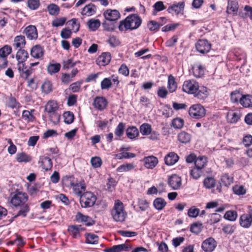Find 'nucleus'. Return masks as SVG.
Wrapping results in <instances>:
<instances>
[{
    "instance_id": "f257e3e1",
    "label": "nucleus",
    "mask_w": 252,
    "mask_h": 252,
    "mask_svg": "<svg viewBox=\"0 0 252 252\" xmlns=\"http://www.w3.org/2000/svg\"><path fill=\"white\" fill-rule=\"evenodd\" d=\"M182 89L184 92L193 94L195 97L201 100L206 98L209 94L206 87H199L198 83L193 79L185 81L183 85Z\"/></svg>"
},
{
    "instance_id": "f03ea898",
    "label": "nucleus",
    "mask_w": 252,
    "mask_h": 252,
    "mask_svg": "<svg viewBox=\"0 0 252 252\" xmlns=\"http://www.w3.org/2000/svg\"><path fill=\"white\" fill-rule=\"evenodd\" d=\"M141 23L142 20L140 17L135 14H131L120 22L118 28L121 32L135 30L141 25Z\"/></svg>"
},
{
    "instance_id": "7ed1b4c3",
    "label": "nucleus",
    "mask_w": 252,
    "mask_h": 252,
    "mask_svg": "<svg viewBox=\"0 0 252 252\" xmlns=\"http://www.w3.org/2000/svg\"><path fill=\"white\" fill-rule=\"evenodd\" d=\"M111 215L116 221H123L125 220L126 214L124 211L123 204L120 200H117L115 201Z\"/></svg>"
},
{
    "instance_id": "20e7f679",
    "label": "nucleus",
    "mask_w": 252,
    "mask_h": 252,
    "mask_svg": "<svg viewBox=\"0 0 252 252\" xmlns=\"http://www.w3.org/2000/svg\"><path fill=\"white\" fill-rule=\"evenodd\" d=\"M96 200V196L91 191L84 192L80 197V203L82 207L88 208L93 206Z\"/></svg>"
},
{
    "instance_id": "39448f33",
    "label": "nucleus",
    "mask_w": 252,
    "mask_h": 252,
    "mask_svg": "<svg viewBox=\"0 0 252 252\" xmlns=\"http://www.w3.org/2000/svg\"><path fill=\"white\" fill-rule=\"evenodd\" d=\"M189 114L191 118L199 119L205 116L206 110L200 104H194L189 108Z\"/></svg>"
},
{
    "instance_id": "423d86ee",
    "label": "nucleus",
    "mask_w": 252,
    "mask_h": 252,
    "mask_svg": "<svg viewBox=\"0 0 252 252\" xmlns=\"http://www.w3.org/2000/svg\"><path fill=\"white\" fill-rule=\"evenodd\" d=\"M28 196L26 193L16 191L11 199V203L15 207L22 205L28 201Z\"/></svg>"
},
{
    "instance_id": "0eeeda50",
    "label": "nucleus",
    "mask_w": 252,
    "mask_h": 252,
    "mask_svg": "<svg viewBox=\"0 0 252 252\" xmlns=\"http://www.w3.org/2000/svg\"><path fill=\"white\" fill-rule=\"evenodd\" d=\"M72 178L69 177L68 179V182L71 187L72 188L73 193L77 195L78 196L80 197L83 194V191H84L86 189V185L84 182L83 181L78 183H74L72 180Z\"/></svg>"
},
{
    "instance_id": "6e6552de",
    "label": "nucleus",
    "mask_w": 252,
    "mask_h": 252,
    "mask_svg": "<svg viewBox=\"0 0 252 252\" xmlns=\"http://www.w3.org/2000/svg\"><path fill=\"white\" fill-rule=\"evenodd\" d=\"M217 243L212 237H209L204 240L201 248L205 252H212L216 248Z\"/></svg>"
},
{
    "instance_id": "1a4fd4ad",
    "label": "nucleus",
    "mask_w": 252,
    "mask_h": 252,
    "mask_svg": "<svg viewBox=\"0 0 252 252\" xmlns=\"http://www.w3.org/2000/svg\"><path fill=\"white\" fill-rule=\"evenodd\" d=\"M196 50L201 54H205L210 50L211 44L206 39H200L195 45Z\"/></svg>"
},
{
    "instance_id": "9d476101",
    "label": "nucleus",
    "mask_w": 252,
    "mask_h": 252,
    "mask_svg": "<svg viewBox=\"0 0 252 252\" xmlns=\"http://www.w3.org/2000/svg\"><path fill=\"white\" fill-rule=\"evenodd\" d=\"M168 184L174 190L180 189L182 185V179L180 177L173 174L170 176L168 179Z\"/></svg>"
},
{
    "instance_id": "9b49d317",
    "label": "nucleus",
    "mask_w": 252,
    "mask_h": 252,
    "mask_svg": "<svg viewBox=\"0 0 252 252\" xmlns=\"http://www.w3.org/2000/svg\"><path fill=\"white\" fill-rule=\"evenodd\" d=\"M252 223V210L247 214H243L240 218V224L244 228L249 227Z\"/></svg>"
},
{
    "instance_id": "f8f14e48",
    "label": "nucleus",
    "mask_w": 252,
    "mask_h": 252,
    "mask_svg": "<svg viewBox=\"0 0 252 252\" xmlns=\"http://www.w3.org/2000/svg\"><path fill=\"white\" fill-rule=\"evenodd\" d=\"M106 20L109 21H115L120 17V13L117 10L107 9L103 13Z\"/></svg>"
},
{
    "instance_id": "ddd939ff",
    "label": "nucleus",
    "mask_w": 252,
    "mask_h": 252,
    "mask_svg": "<svg viewBox=\"0 0 252 252\" xmlns=\"http://www.w3.org/2000/svg\"><path fill=\"white\" fill-rule=\"evenodd\" d=\"M44 51L43 48L40 45H35L31 49V56L34 59H39L43 57Z\"/></svg>"
},
{
    "instance_id": "4468645a",
    "label": "nucleus",
    "mask_w": 252,
    "mask_h": 252,
    "mask_svg": "<svg viewBox=\"0 0 252 252\" xmlns=\"http://www.w3.org/2000/svg\"><path fill=\"white\" fill-rule=\"evenodd\" d=\"M239 8L237 0H228L226 12L229 14L236 15Z\"/></svg>"
},
{
    "instance_id": "2eb2a0df",
    "label": "nucleus",
    "mask_w": 252,
    "mask_h": 252,
    "mask_svg": "<svg viewBox=\"0 0 252 252\" xmlns=\"http://www.w3.org/2000/svg\"><path fill=\"white\" fill-rule=\"evenodd\" d=\"M184 7V2H179L170 6L167 10L169 13L173 14L174 12L175 14L178 15L183 11Z\"/></svg>"
},
{
    "instance_id": "dca6fc26",
    "label": "nucleus",
    "mask_w": 252,
    "mask_h": 252,
    "mask_svg": "<svg viewBox=\"0 0 252 252\" xmlns=\"http://www.w3.org/2000/svg\"><path fill=\"white\" fill-rule=\"evenodd\" d=\"M24 33L27 38L30 40L36 39L37 38L36 28L34 26H29L24 30Z\"/></svg>"
},
{
    "instance_id": "f3484780",
    "label": "nucleus",
    "mask_w": 252,
    "mask_h": 252,
    "mask_svg": "<svg viewBox=\"0 0 252 252\" xmlns=\"http://www.w3.org/2000/svg\"><path fill=\"white\" fill-rule=\"evenodd\" d=\"M111 61V55L110 53H103L96 60V63L99 66H105Z\"/></svg>"
},
{
    "instance_id": "a211bd4d",
    "label": "nucleus",
    "mask_w": 252,
    "mask_h": 252,
    "mask_svg": "<svg viewBox=\"0 0 252 252\" xmlns=\"http://www.w3.org/2000/svg\"><path fill=\"white\" fill-rule=\"evenodd\" d=\"M93 105L95 108L102 110L106 108L107 100L103 97L97 96L94 98Z\"/></svg>"
},
{
    "instance_id": "6ab92c4d",
    "label": "nucleus",
    "mask_w": 252,
    "mask_h": 252,
    "mask_svg": "<svg viewBox=\"0 0 252 252\" xmlns=\"http://www.w3.org/2000/svg\"><path fill=\"white\" fill-rule=\"evenodd\" d=\"M28 57V53L26 50L22 48L19 49L16 55V58L18 62V65L25 64L24 62Z\"/></svg>"
},
{
    "instance_id": "aec40b11",
    "label": "nucleus",
    "mask_w": 252,
    "mask_h": 252,
    "mask_svg": "<svg viewBox=\"0 0 252 252\" xmlns=\"http://www.w3.org/2000/svg\"><path fill=\"white\" fill-rule=\"evenodd\" d=\"M18 69L20 76L24 79H27L32 73V69L27 68V66H25V63L18 65Z\"/></svg>"
},
{
    "instance_id": "412c9836",
    "label": "nucleus",
    "mask_w": 252,
    "mask_h": 252,
    "mask_svg": "<svg viewBox=\"0 0 252 252\" xmlns=\"http://www.w3.org/2000/svg\"><path fill=\"white\" fill-rule=\"evenodd\" d=\"M76 220L80 222L85 223L86 225L91 226L94 224V221L89 216L83 215L78 212L76 215Z\"/></svg>"
},
{
    "instance_id": "4be33fe9",
    "label": "nucleus",
    "mask_w": 252,
    "mask_h": 252,
    "mask_svg": "<svg viewBox=\"0 0 252 252\" xmlns=\"http://www.w3.org/2000/svg\"><path fill=\"white\" fill-rule=\"evenodd\" d=\"M179 159L178 156L174 152H170L164 158L165 163L167 165H172Z\"/></svg>"
},
{
    "instance_id": "5701e85b",
    "label": "nucleus",
    "mask_w": 252,
    "mask_h": 252,
    "mask_svg": "<svg viewBox=\"0 0 252 252\" xmlns=\"http://www.w3.org/2000/svg\"><path fill=\"white\" fill-rule=\"evenodd\" d=\"M132 248L130 246H128L126 244H121L118 245H115L113 247L106 249L104 251L106 252H120L123 250L128 251L129 249Z\"/></svg>"
},
{
    "instance_id": "b1692460",
    "label": "nucleus",
    "mask_w": 252,
    "mask_h": 252,
    "mask_svg": "<svg viewBox=\"0 0 252 252\" xmlns=\"http://www.w3.org/2000/svg\"><path fill=\"white\" fill-rule=\"evenodd\" d=\"M39 163H41V166L45 171L50 170L52 167L51 159L47 157H41L40 158Z\"/></svg>"
},
{
    "instance_id": "393cba45",
    "label": "nucleus",
    "mask_w": 252,
    "mask_h": 252,
    "mask_svg": "<svg viewBox=\"0 0 252 252\" xmlns=\"http://www.w3.org/2000/svg\"><path fill=\"white\" fill-rule=\"evenodd\" d=\"M145 166L147 168L153 169L158 163V158L154 156H150L144 158Z\"/></svg>"
},
{
    "instance_id": "a878e982",
    "label": "nucleus",
    "mask_w": 252,
    "mask_h": 252,
    "mask_svg": "<svg viewBox=\"0 0 252 252\" xmlns=\"http://www.w3.org/2000/svg\"><path fill=\"white\" fill-rule=\"evenodd\" d=\"M96 10V8L95 6L92 3H89L88 5H86L82 9L81 14L83 15L90 16L94 14L95 13Z\"/></svg>"
},
{
    "instance_id": "bb28decb",
    "label": "nucleus",
    "mask_w": 252,
    "mask_h": 252,
    "mask_svg": "<svg viewBox=\"0 0 252 252\" xmlns=\"http://www.w3.org/2000/svg\"><path fill=\"white\" fill-rule=\"evenodd\" d=\"M83 230L81 225H71L68 228V231L73 238H77L80 236L79 232Z\"/></svg>"
},
{
    "instance_id": "cd10ccee",
    "label": "nucleus",
    "mask_w": 252,
    "mask_h": 252,
    "mask_svg": "<svg viewBox=\"0 0 252 252\" xmlns=\"http://www.w3.org/2000/svg\"><path fill=\"white\" fill-rule=\"evenodd\" d=\"M240 103L245 107H250L252 106V95H242L240 98Z\"/></svg>"
},
{
    "instance_id": "c85d7f7f",
    "label": "nucleus",
    "mask_w": 252,
    "mask_h": 252,
    "mask_svg": "<svg viewBox=\"0 0 252 252\" xmlns=\"http://www.w3.org/2000/svg\"><path fill=\"white\" fill-rule=\"evenodd\" d=\"M26 44L25 37L23 35L16 36L14 40L13 47L20 49L23 48Z\"/></svg>"
},
{
    "instance_id": "c756f323",
    "label": "nucleus",
    "mask_w": 252,
    "mask_h": 252,
    "mask_svg": "<svg viewBox=\"0 0 252 252\" xmlns=\"http://www.w3.org/2000/svg\"><path fill=\"white\" fill-rule=\"evenodd\" d=\"M177 88V85L175 81L174 77L172 75H169L168 78L167 88L170 93H173L176 91Z\"/></svg>"
},
{
    "instance_id": "7c9ffc66",
    "label": "nucleus",
    "mask_w": 252,
    "mask_h": 252,
    "mask_svg": "<svg viewBox=\"0 0 252 252\" xmlns=\"http://www.w3.org/2000/svg\"><path fill=\"white\" fill-rule=\"evenodd\" d=\"M192 69L193 74L196 78H200L204 74V68L201 65H194Z\"/></svg>"
},
{
    "instance_id": "2f4dec72",
    "label": "nucleus",
    "mask_w": 252,
    "mask_h": 252,
    "mask_svg": "<svg viewBox=\"0 0 252 252\" xmlns=\"http://www.w3.org/2000/svg\"><path fill=\"white\" fill-rule=\"evenodd\" d=\"M34 110H31L30 111L28 110H24L22 113V119L27 123L33 122L35 117L33 115Z\"/></svg>"
},
{
    "instance_id": "473e14b6",
    "label": "nucleus",
    "mask_w": 252,
    "mask_h": 252,
    "mask_svg": "<svg viewBox=\"0 0 252 252\" xmlns=\"http://www.w3.org/2000/svg\"><path fill=\"white\" fill-rule=\"evenodd\" d=\"M89 29L92 31H95L100 26L101 23L98 19H90L87 23Z\"/></svg>"
},
{
    "instance_id": "72a5a7b5",
    "label": "nucleus",
    "mask_w": 252,
    "mask_h": 252,
    "mask_svg": "<svg viewBox=\"0 0 252 252\" xmlns=\"http://www.w3.org/2000/svg\"><path fill=\"white\" fill-rule=\"evenodd\" d=\"M19 207H21L17 215L14 216L13 219L16 218L19 216L25 217L27 213L30 211V207L27 204L25 203L22 205H20Z\"/></svg>"
},
{
    "instance_id": "f704fd0d",
    "label": "nucleus",
    "mask_w": 252,
    "mask_h": 252,
    "mask_svg": "<svg viewBox=\"0 0 252 252\" xmlns=\"http://www.w3.org/2000/svg\"><path fill=\"white\" fill-rule=\"evenodd\" d=\"M126 135L130 139H133L138 136L139 131L135 126H130L126 129Z\"/></svg>"
},
{
    "instance_id": "c9c22d12",
    "label": "nucleus",
    "mask_w": 252,
    "mask_h": 252,
    "mask_svg": "<svg viewBox=\"0 0 252 252\" xmlns=\"http://www.w3.org/2000/svg\"><path fill=\"white\" fill-rule=\"evenodd\" d=\"M178 139L180 142L186 144L190 142L191 135L185 131H182L179 133Z\"/></svg>"
},
{
    "instance_id": "e433bc0d",
    "label": "nucleus",
    "mask_w": 252,
    "mask_h": 252,
    "mask_svg": "<svg viewBox=\"0 0 252 252\" xmlns=\"http://www.w3.org/2000/svg\"><path fill=\"white\" fill-rule=\"evenodd\" d=\"M55 110L56 107H53L48 111V113H50L49 116L50 121L54 124L58 123L60 118V115L55 112Z\"/></svg>"
},
{
    "instance_id": "4c0bfd02",
    "label": "nucleus",
    "mask_w": 252,
    "mask_h": 252,
    "mask_svg": "<svg viewBox=\"0 0 252 252\" xmlns=\"http://www.w3.org/2000/svg\"><path fill=\"white\" fill-rule=\"evenodd\" d=\"M61 68V64L59 63H50L47 66V71L50 75H52L59 71Z\"/></svg>"
},
{
    "instance_id": "58836bf2",
    "label": "nucleus",
    "mask_w": 252,
    "mask_h": 252,
    "mask_svg": "<svg viewBox=\"0 0 252 252\" xmlns=\"http://www.w3.org/2000/svg\"><path fill=\"white\" fill-rule=\"evenodd\" d=\"M207 164V158L205 157H199L195 160L194 166L202 169L206 166Z\"/></svg>"
},
{
    "instance_id": "ea45409f",
    "label": "nucleus",
    "mask_w": 252,
    "mask_h": 252,
    "mask_svg": "<svg viewBox=\"0 0 252 252\" xmlns=\"http://www.w3.org/2000/svg\"><path fill=\"white\" fill-rule=\"evenodd\" d=\"M41 88L44 94H48L52 91V84L49 80L45 81Z\"/></svg>"
},
{
    "instance_id": "a19ab883",
    "label": "nucleus",
    "mask_w": 252,
    "mask_h": 252,
    "mask_svg": "<svg viewBox=\"0 0 252 252\" xmlns=\"http://www.w3.org/2000/svg\"><path fill=\"white\" fill-rule=\"evenodd\" d=\"M227 121L230 123H236L240 118L239 114L235 112H228L226 116Z\"/></svg>"
},
{
    "instance_id": "79ce46f5",
    "label": "nucleus",
    "mask_w": 252,
    "mask_h": 252,
    "mask_svg": "<svg viewBox=\"0 0 252 252\" xmlns=\"http://www.w3.org/2000/svg\"><path fill=\"white\" fill-rule=\"evenodd\" d=\"M202 174V169L196 167L190 170V175L194 180L199 178Z\"/></svg>"
},
{
    "instance_id": "37998d69",
    "label": "nucleus",
    "mask_w": 252,
    "mask_h": 252,
    "mask_svg": "<svg viewBox=\"0 0 252 252\" xmlns=\"http://www.w3.org/2000/svg\"><path fill=\"white\" fill-rule=\"evenodd\" d=\"M233 178L228 174H225L221 176V184L225 187L230 186L233 182Z\"/></svg>"
},
{
    "instance_id": "c03bdc74",
    "label": "nucleus",
    "mask_w": 252,
    "mask_h": 252,
    "mask_svg": "<svg viewBox=\"0 0 252 252\" xmlns=\"http://www.w3.org/2000/svg\"><path fill=\"white\" fill-rule=\"evenodd\" d=\"M49 13L51 15H57L60 11L59 7L56 4L52 3L47 6Z\"/></svg>"
},
{
    "instance_id": "a18cd8bd",
    "label": "nucleus",
    "mask_w": 252,
    "mask_h": 252,
    "mask_svg": "<svg viewBox=\"0 0 252 252\" xmlns=\"http://www.w3.org/2000/svg\"><path fill=\"white\" fill-rule=\"evenodd\" d=\"M151 126L147 123L143 124L140 127V131L143 135H149L151 132Z\"/></svg>"
},
{
    "instance_id": "49530a36",
    "label": "nucleus",
    "mask_w": 252,
    "mask_h": 252,
    "mask_svg": "<svg viewBox=\"0 0 252 252\" xmlns=\"http://www.w3.org/2000/svg\"><path fill=\"white\" fill-rule=\"evenodd\" d=\"M12 49L10 46L4 45L0 49V57L7 59V57L11 53Z\"/></svg>"
},
{
    "instance_id": "de8ad7c7",
    "label": "nucleus",
    "mask_w": 252,
    "mask_h": 252,
    "mask_svg": "<svg viewBox=\"0 0 252 252\" xmlns=\"http://www.w3.org/2000/svg\"><path fill=\"white\" fill-rule=\"evenodd\" d=\"M134 168L132 163L123 164L117 168V171L119 172H127L132 170Z\"/></svg>"
},
{
    "instance_id": "09e8293b",
    "label": "nucleus",
    "mask_w": 252,
    "mask_h": 252,
    "mask_svg": "<svg viewBox=\"0 0 252 252\" xmlns=\"http://www.w3.org/2000/svg\"><path fill=\"white\" fill-rule=\"evenodd\" d=\"M166 205V202L161 198H158L154 201V206L158 210H161Z\"/></svg>"
},
{
    "instance_id": "8fccbe9b",
    "label": "nucleus",
    "mask_w": 252,
    "mask_h": 252,
    "mask_svg": "<svg viewBox=\"0 0 252 252\" xmlns=\"http://www.w3.org/2000/svg\"><path fill=\"white\" fill-rule=\"evenodd\" d=\"M237 217V214L236 211H227L224 215V218L230 221H234L236 220Z\"/></svg>"
},
{
    "instance_id": "3c124183",
    "label": "nucleus",
    "mask_w": 252,
    "mask_h": 252,
    "mask_svg": "<svg viewBox=\"0 0 252 252\" xmlns=\"http://www.w3.org/2000/svg\"><path fill=\"white\" fill-rule=\"evenodd\" d=\"M204 186L207 189L214 188L216 184L215 179L212 177L205 178L203 182Z\"/></svg>"
},
{
    "instance_id": "603ef678",
    "label": "nucleus",
    "mask_w": 252,
    "mask_h": 252,
    "mask_svg": "<svg viewBox=\"0 0 252 252\" xmlns=\"http://www.w3.org/2000/svg\"><path fill=\"white\" fill-rule=\"evenodd\" d=\"M98 240V236L93 234H88L86 237V242L88 244H96L97 243Z\"/></svg>"
},
{
    "instance_id": "864d4df0",
    "label": "nucleus",
    "mask_w": 252,
    "mask_h": 252,
    "mask_svg": "<svg viewBox=\"0 0 252 252\" xmlns=\"http://www.w3.org/2000/svg\"><path fill=\"white\" fill-rule=\"evenodd\" d=\"M112 85L111 79L109 78H105L101 82V89L102 90H108L111 87Z\"/></svg>"
},
{
    "instance_id": "5fc2aeb1",
    "label": "nucleus",
    "mask_w": 252,
    "mask_h": 252,
    "mask_svg": "<svg viewBox=\"0 0 252 252\" xmlns=\"http://www.w3.org/2000/svg\"><path fill=\"white\" fill-rule=\"evenodd\" d=\"M162 26V24H159L155 21H151L148 24V27L151 31H157Z\"/></svg>"
},
{
    "instance_id": "6e6d98bb",
    "label": "nucleus",
    "mask_w": 252,
    "mask_h": 252,
    "mask_svg": "<svg viewBox=\"0 0 252 252\" xmlns=\"http://www.w3.org/2000/svg\"><path fill=\"white\" fill-rule=\"evenodd\" d=\"M64 122L67 124H71L74 120V115L69 111L65 112L63 113Z\"/></svg>"
},
{
    "instance_id": "4d7b16f0",
    "label": "nucleus",
    "mask_w": 252,
    "mask_h": 252,
    "mask_svg": "<svg viewBox=\"0 0 252 252\" xmlns=\"http://www.w3.org/2000/svg\"><path fill=\"white\" fill-rule=\"evenodd\" d=\"M16 159L18 162H28L30 160V158L25 153H18Z\"/></svg>"
},
{
    "instance_id": "13d9d810",
    "label": "nucleus",
    "mask_w": 252,
    "mask_h": 252,
    "mask_svg": "<svg viewBox=\"0 0 252 252\" xmlns=\"http://www.w3.org/2000/svg\"><path fill=\"white\" fill-rule=\"evenodd\" d=\"M102 162L101 159L98 157H93L91 159V164L94 168L100 167L102 164Z\"/></svg>"
},
{
    "instance_id": "bf43d9fd",
    "label": "nucleus",
    "mask_w": 252,
    "mask_h": 252,
    "mask_svg": "<svg viewBox=\"0 0 252 252\" xmlns=\"http://www.w3.org/2000/svg\"><path fill=\"white\" fill-rule=\"evenodd\" d=\"M40 4L39 0H28L27 5L28 7L32 10H35L38 8Z\"/></svg>"
},
{
    "instance_id": "052dcab7",
    "label": "nucleus",
    "mask_w": 252,
    "mask_h": 252,
    "mask_svg": "<svg viewBox=\"0 0 252 252\" xmlns=\"http://www.w3.org/2000/svg\"><path fill=\"white\" fill-rule=\"evenodd\" d=\"M125 125L123 123H120L115 130V134L118 137L122 136L124 133Z\"/></svg>"
},
{
    "instance_id": "680f3d73",
    "label": "nucleus",
    "mask_w": 252,
    "mask_h": 252,
    "mask_svg": "<svg viewBox=\"0 0 252 252\" xmlns=\"http://www.w3.org/2000/svg\"><path fill=\"white\" fill-rule=\"evenodd\" d=\"M184 125V121L179 118L174 119L172 122V126L175 128H181Z\"/></svg>"
},
{
    "instance_id": "e2e57ef3",
    "label": "nucleus",
    "mask_w": 252,
    "mask_h": 252,
    "mask_svg": "<svg viewBox=\"0 0 252 252\" xmlns=\"http://www.w3.org/2000/svg\"><path fill=\"white\" fill-rule=\"evenodd\" d=\"M138 204L139 208L141 211H144L149 208V203L144 199H139Z\"/></svg>"
},
{
    "instance_id": "0e129e2a",
    "label": "nucleus",
    "mask_w": 252,
    "mask_h": 252,
    "mask_svg": "<svg viewBox=\"0 0 252 252\" xmlns=\"http://www.w3.org/2000/svg\"><path fill=\"white\" fill-rule=\"evenodd\" d=\"M199 209L193 206L188 210V215L190 218H196L199 215Z\"/></svg>"
},
{
    "instance_id": "69168bd1",
    "label": "nucleus",
    "mask_w": 252,
    "mask_h": 252,
    "mask_svg": "<svg viewBox=\"0 0 252 252\" xmlns=\"http://www.w3.org/2000/svg\"><path fill=\"white\" fill-rule=\"evenodd\" d=\"M233 190L237 195H243L246 193V189L242 186H235L233 187Z\"/></svg>"
},
{
    "instance_id": "338daca9",
    "label": "nucleus",
    "mask_w": 252,
    "mask_h": 252,
    "mask_svg": "<svg viewBox=\"0 0 252 252\" xmlns=\"http://www.w3.org/2000/svg\"><path fill=\"white\" fill-rule=\"evenodd\" d=\"M72 31L68 28L63 29L61 32V36L62 38L67 39L71 37Z\"/></svg>"
},
{
    "instance_id": "774afa93",
    "label": "nucleus",
    "mask_w": 252,
    "mask_h": 252,
    "mask_svg": "<svg viewBox=\"0 0 252 252\" xmlns=\"http://www.w3.org/2000/svg\"><path fill=\"white\" fill-rule=\"evenodd\" d=\"M68 22H71L72 30L74 32H77L80 28V24L78 22V20L76 18H73Z\"/></svg>"
}]
</instances>
